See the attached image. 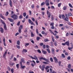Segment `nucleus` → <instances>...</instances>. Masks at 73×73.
Returning <instances> with one entry per match:
<instances>
[{"mask_svg": "<svg viewBox=\"0 0 73 73\" xmlns=\"http://www.w3.org/2000/svg\"><path fill=\"white\" fill-rule=\"evenodd\" d=\"M11 18L13 19L14 20H17L18 19V16L17 15H16L15 14H14L12 15L11 16Z\"/></svg>", "mask_w": 73, "mask_h": 73, "instance_id": "nucleus-1", "label": "nucleus"}, {"mask_svg": "<svg viewBox=\"0 0 73 73\" xmlns=\"http://www.w3.org/2000/svg\"><path fill=\"white\" fill-rule=\"evenodd\" d=\"M40 60L41 61V60H44V61H45L46 62H50V61H49V60L46 59L45 58H43V57H41L40 58Z\"/></svg>", "mask_w": 73, "mask_h": 73, "instance_id": "nucleus-2", "label": "nucleus"}, {"mask_svg": "<svg viewBox=\"0 0 73 73\" xmlns=\"http://www.w3.org/2000/svg\"><path fill=\"white\" fill-rule=\"evenodd\" d=\"M29 57H30V58H31L32 59H35V60H38V58H37V57L36 56V55L34 56V57H32V56L31 55H30Z\"/></svg>", "mask_w": 73, "mask_h": 73, "instance_id": "nucleus-3", "label": "nucleus"}, {"mask_svg": "<svg viewBox=\"0 0 73 73\" xmlns=\"http://www.w3.org/2000/svg\"><path fill=\"white\" fill-rule=\"evenodd\" d=\"M0 16L1 17V18L2 19H3L4 20H6V19L5 17H4V16H3V15L1 14H0Z\"/></svg>", "mask_w": 73, "mask_h": 73, "instance_id": "nucleus-4", "label": "nucleus"}, {"mask_svg": "<svg viewBox=\"0 0 73 73\" xmlns=\"http://www.w3.org/2000/svg\"><path fill=\"white\" fill-rule=\"evenodd\" d=\"M54 60L55 63H57L58 62V60H57V59L56 58V57H54Z\"/></svg>", "mask_w": 73, "mask_h": 73, "instance_id": "nucleus-5", "label": "nucleus"}, {"mask_svg": "<svg viewBox=\"0 0 73 73\" xmlns=\"http://www.w3.org/2000/svg\"><path fill=\"white\" fill-rule=\"evenodd\" d=\"M8 20L10 21V22H11V23H13V22L14 21H13V20L12 19L10 18H8Z\"/></svg>", "mask_w": 73, "mask_h": 73, "instance_id": "nucleus-6", "label": "nucleus"}, {"mask_svg": "<svg viewBox=\"0 0 73 73\" xmlns=\"http://www.w3.org/2000/svg\"><path fill=\"white\" fill-rule=\"evenodd\" d=\"M7 50H6V51L4 52L3 55V57L4 58H5L6 57V54H7Z\"/></svg>", "mask_w": 73, "mask_h": 73, "instance_id": "nucleus-7", "label": "nucleus"}, {"mask_svg": "<svg viewBox=\"0 0 73 73\" xmlns=\"http://www.w3.org/2000/svg\"><path fill=\"white\" fill-rule=\"evenodd\" d=\"M0 32L2 33H4V29H3V28H0Z\"/></svg>", "mask_w": 73, "mask_h": 73, "instance_id": "nucleus-8", "label": "nucleus"}, {"mask_svg": "<svg viewBox=\"0 0 73 73\" xmlns=\"http://www.w3.org/2000/svg\"><path fill=\"white\" fill-rule=\"evenodd\" d=\"M45 66L44 65H42V66L41 68L42 70V71H44V69H45Z\"/></svg>", "mask_w": 73, "mask_h": 73, "instance_id": "nucleus-9", "label": "nucleus"}, {"mask_svg": "<svg viewBox=\"0 0 73 73\" xmlns=\"http://www.w3.org/2000/svg\"><path fill=\"white\" fill-rule=\"evenodd\" d=\"M9 5L11 6V7H12V1L11 0H10L9 2Z\"/></svg>", "mask_w": 73, "mask_h": 73, "instance_id": "nucleus-10", "label": "nucleus"}, {"mask_svg": "<svg viewBox=\"0 0 73 73\" xmlns=\"http://www.w3.org/2000/svg\"><path fill=\"white\" fill-rule=\"evenodd\" d=\"M51 52H52V54H54V48H52L51 50Z\"/></svg>", "mask_w": 73, "mask_h": 73, "instance_id": "nucleus-11", "label": "nucleus"}, {"mask_svg": "<svg viewBox=\"0 0 73 73\" xmlns=\"http://www.w3.org/2000/svg\"><path fill=\"white\" fill-rule=\"evenodd\" d=\"M65 43L67 45H68V46H69V41H67Z\"/></svg>", "mask_w": 73, "mask_h": 73, "instance_id": "nucleus-12", "label": "nucleus"}, {"mask_svg": "<svg viewBox=\"0 0 73 73\" xmlns=\"http://www.w3.org/2000/svg\"><path fill=\"white\" fill-rule=\"evenodd\" d=\"M4 28L5 30L7 31V26H6V24L4 25Z\"/></svg>", "mask_w": 73, "mask_h": 73, "instance_id": "nucleus-13", "label": "nucleus"}, {"mask_svg": "<svg viewBox=\"0 0 73 73\" xmlns=\"http://www.w3.org/2000/svg\"><path fill=\"white\" fill-rule=\"evenodd\" d=\"M31 37H33L35 36V34L33 33V32H31Z\"/></svg>", "mask_w": 73, "mask_h": 73, "instance_id": "nucleus-14", "label": "nucleus"}, {"mask_svg": "<svg viewBox=\"0 0 73 73\" xmlns=\"http://www.w3.org/2000/svg\"><path fill=\"white\" fill-rule=\"evenodd\" d=\"M42 52H43V54H46V53H47L46 51H44L43 50H42Z\"/></svg>", "mask_w": 73, "mask_h": 73, "instance_id": "nucleus-15", "label": "nucleus"}, {"mask_svg": "<svg viewBox=\"0 0 73 73\" xmlns=\"http://www.w3.org/2000/svg\"><path fill=\"white\" fill-rule=\"evenodd\" d=\"M22 52H24L25 53H27V50L26 49H24L23 50Z\"/></svg>", "mask_w": 73, "mask_h": 73, "instance_id": "nucleus-16", "label": "nucleus"}, {"mask_svg": "<svg viewBox=\"0 0 73 73\" xmlns=\"http://www.w3.org/2000/svg\"><path fill=\"white\" fill-rule=\"evenodd\" d=\"M71 64H69L68 65V68L69 69H71Z\"/></svg>", "mask_w": 73, "mask_h": 73, "instance_id": "nucleus-17", "label": "nucleus"}, {"mask_svg": "<svg viewBox=\"0 0 73 73\" xmlns=\"http://www.w3.org/2000/svg\"><path fill=\"white\" fill-rule=\"evenodd\" d=\"M65 21H69V19L68 17H66L64 19Z\"/></svg>", "mask_w": 73, "mask_h": 73, "instance_id": "nucleus-18", "label": "nucleus"}, {"mask_svg": "<svg viewBox=\"0 0 73 73\" xmlns=\"http://www.w3.org/2000/svg\"><path fill=\"white\" fill-rule=\"evenodd\" d=\"M21 68H22V69H24V68H25L26 67L25 66H21Z\"/></svg>", "mask_w": 73, "mask_h": 73, "instance_id": "nucleus-19", "label": "nucleus"}, {"mask_svg": "<svg viewBox=\"0 0 73 73\" xmlns=\"http://www.w3.org/2000/svg\"><path fill=\"white\" fill-rule=\"evenodd\" d=\"M21 60L22 61V62H23V63H25V61H24V59L23 58H21Z\"/></svg>", "mask_w": 73, "mask_h": 73, "instance_id": "nucleus-20", "label": "nucleus"}, {"mask_svg": "<svg viewBox=\"0 0 73 73\" xmlns=\"http://www.w3.org/2000/svg\"><path fill=\"white\" fill-rule=\"evenodd\" d=\"M28 21L29 23L30 24H31L32 23V21L30 19H29L28 20Z\"/></svg>", "mask_w": 73, "mask_h": 73, "instance_id": "nucleus-21", "label": "nucleus"}, {"mask_svg": "<svg viewBox=\"0 0 73 73\" xmlns=\"http://www.w3.org/2000/svg\"><path fill=\"white\" fill-rule=\"evenodd\" d=\"M41 38L39 37H36V40L37 41H39V40H40V39Z\"/></svg>", "mask_w": 73, "mask_h": 73, "instance_id": "nucleus-22", "label": "nucleus"}, {"mask_svg": "<svg viewBox=\"0 0 73 73\" xmlns=\"http://www.w3.org/2000/svg\"><path fill=\"white\" fill-rule=\"evenodd\" d=\"M26 15H27V14L25 12H24L23 13V16L24 17H25V16H26Z\"/></svg>", "mask_w": 73, "mask_h": 73, "instance_id": "nucleus-23", "label": "nucleus"}, {"mask_svg": "<svg viewBox=\"0 0 73 73\" xmlns=\"http://www.w3.org/2000/svg\"><path fill=\"white\" fill-rule=\"evenodd\" d=\"M23 15H21L19 16V19H23Z\"/></svg>", "mask_w": 73, "mask_h": 73, "instance_id": "nucleus-24", "label": "nucleus"}, {"mask_svg": "<svg viewBox=\"0 0 73 73\" xmlns=\"http://www.w3.org/2000/svg\"><path fill=\"white\" fill-rule=\"evenodd\" d=\"M11 72L12 73H14V69H13V68H12L11 69Z\"/></svg>", "mask_w": 73, "mask_h": 73, "instance_id": "nucleus-25", "label": "nucleus"}, {"mask_svg": "<svg viewBox=\"0 0 73 73\" xmlns=\"http://www.w3.org/2000/svg\"><path fill=\"white\" fill-rule=\"evenodd\" d=\"M42 63L43 64H48L49 63H48V62H42Z\"/></svg>", "mask_w": 73, "mask_h": 73, "instance_id": "nucleus-26", "label": "nucleus"}, {"mask_svg": "<svg viewBox=\"0 0 73 73\" xmlns=\"http://www.w3.org/2000/svg\"><path fill=\"white\" fill-rule=\"evenodd\" d=\"M46 50L48 52V53H50V50L48 48L46 49Z\"/></svg>", "mask_w": 73, "mask_h": 73, "instance_id": "nucleus-27", "label": "nucleus"}, {"mask_svg": "<svg viewBox=\"0 0 73 73\" xmlns=\"http://www.w3.org/2000/svg\"><path fill=\"white\" fill-rule=\"evenodd\" d=\"M62 56L63 58H65V55H64V54H62Z\"/></svg>", "mask_w": 73, "mask_h": 73, "instance_id": "nucleus-28", "label": "nucleus"}, {"mask_svg": "<svg viewBox=\"0 0 73 73\" xmlns=\"http://www.w3.org/2000/svg\"><path fill=\"white\" fill-rule=\"evenodd\" d=\"M1 23L3 24H4V25L6 24H5V22H4V21L2 20L1 21Z\"/></svg>", "mask_w": 73, "mask_h": 73, "instance_id": "nucleus-29", "label": "nucleus"}, {"mask_svg": "<svg viewBox=\"0 0 73 73\" xmlns=\"http://www.w3.org/2000/svg\"><path fill=\"white\" fill-rule=\"evenodd\" d=\"M52 40L53 42H54V37L53 36H52Z\"/></svg>", "mask_w": 73, "mask_h": 73, "instance_id": "nucleus-30", "label": "nucleus"}, {"mask_svg": "<svg viewBox=\"0 0 73 73\" xmlns=\"http://www.w3.org/2000/svg\"><path fill=\"white\" fill-rule=\"evenodd\" d=\"M66 8H67L66 6H64L63 8V9L64 10H66Z\"/></svg>", "mask_w": 73, "mask_h": 73, "instance_id": "nucleus-31", "label": "nucleus"}, {"mask_svg": "<svg viewBox=\"0 0 73 73\" xmlns=\"http://www.w3.org/2000/svg\"><path fill=\"white\" fill-rule=\"evenodd\" d=\"M50 61H51V62H53V58H50Z\"/></svg>", "mask_w": 73, "mask_h": 73, "instance_id": "nucleus-32", "label": "nucleus"}, {"mask_svg": "<svg viewBox=\"0 0 73 73\" xmlns=\"http://www.w3.org/2000/svg\"><path fill=\"white\" fill-rule=\"evenodd\" d=\"M17 45H20V40H18L17 42Z\"/></svg>", "mask_w": 73, "mask_h": 73, "instance_id": "nucleus-33", "label": "nucleus"}, {"mask_svg": "<svg viewBox=\"0 0 73 73\" xmlns=\"http://www.w3.org/2000/svg\"><path fill=\"white\" fill-rule=\"evenodd\" d=\"M61 3L58 4V7H61Z\"/></svg>", "mask_w": 73, "mask_h": 73, "instance_id": "nucleus-34", "label": "nucleus"}, {"mask_svg": "<svg viewBox=\"0 0 73 73\" xmlns=\"http://www.w3.org/2000/svg\"><path fill=\"white\" fill-rule=\"evenodd\" d=\"M16 67L17 68L19 69V64H17L16 65Z\"/></svg>", "mask_w": 73, "mask_h": 73, "instance_id": "nucleus-35", "label": "nucleus"}, {"mask_svg": "<svg viewBox=\"0 0 73 73\" xmlns=\"http://www.w3.org/2000/svg\"><path fill=\"white\" fill-rule=\"evenodd\" d=\"M31 8L32 9H33V8H35V5H33L31 6Z\"/></svg>", "mask_w": 73, "mask_h": 73, "instance_id": "nucleus-36", "label": "nucleus"}, {"mask_svg": "<svg viewBox=\"0 0 73 73\" xmlns=\"http://www.w3.org/2000/svg\"><path fill=\"white\" fill-rule=\"evenodd\" d=\"M69 7H70V8H73V6H72V4H70V3L69 4Z\"/></svg>", "mask_w": 73, "mask_h": 73, "instance_id": "nucleus-37", "label": "nucleus"}, {"mask_svg": "<svg viewBox=\"0 0 73 73\" xmlns=\"http://www.w3.org/2000/svg\"><path fill=\"white\" fill-rule=\"evenodd\" d=\"M50 25H51V26H54V23H51L50 24Z\"/></svg>", "mask_w": 73, "mask_h": 73, "instance_id": "nucleus-38", "label": "nucleus"}, {"mask_svg": "<svg viewBox=\"0 0 73 73\" xmlns=\"http://www.w3.org/2000/svg\"><path fill=\"white\" fill-rule=\"evenodd\" d=\"M37 52L38 53H41V50L39 49H38L37 50Z\"/></svg>", "mask_w": 73, "mask_h": 73, "instance_id": "nucleus-39", "label": "nucleus"}, {"mask_svg": "<svg viewBox=\"0 0 73 73\" xmlns=\"http://www.w3.org/2000/svg\"><path fill=\"white\" fill-rule=\"evenodd\" d=\"M50 16H51V14H50V13H49V14H48V17L49 18H50Z\"/></svg>", "mask_w": 73, "mask_h": 73, "instance_id": "nucleus-40", "label": "nucleus"}, {"mask_svg": "<svg viewBox=\"0 0 73 73\" xmlns=\"http://www.w3.org/2000/svg\"><path fill=\"white\" fill-rule=\"evenodd\" d=\"M13 56H14V55L13 54H12L11 58H10V60H12V58L13 57Z\"/></svg>", "mask_w": 73, "mask_h": 73, "instance_id": "nucleus-41", "label": "nucleus"}, {"mask_svg": "<svg viewBox=\"0 0 73 73\" xmlns=\"http://www.w3.org/2000/svg\"><path fill=\"white\" fill-rule=\"evenodd\" d=\"M54 45L55 46H57V42H54Z\"/></svg>", "mask_w": 73, "mask_h": 73, "instance_id": "nucleus-42", "label": "nucleus"}, {"mask_svg": "<svg viewBox=\"0 0 73 73\" xmlns=\"http://www.w3.org/2000/svg\"><path fill=\"white\" fill-rule=\"evenodd\" d=\"M49 0H46L45 2V3H49Z\"/></svg>", "mask_w": 73, "mask_h": 73, "instance_id": "nucleus-43", "label": "nucleus"}, {"mask_svg": "<svg viewBox=\"0 0 73 73\" xmlns=\"http://www.w3.org/2000/svg\"><path fill=\"white\" fill-rule=\"evenodd\" d=\"M29 45V43H25V46H28Z\"/></svg>", "mask_w": 73, "mask_h": 73, "instance_id": "nucleus-44", "label": "nucleus"}, {"mask_svg": "<svg viewBox=\"0 0 73 73\" xmlns=\"http://www.w3.org/2000/svg\"><path fill=\"white\" fill-rule=\"evenodd\" d=\"M51 28L52 29H54V26H52L51 27Z\"/></svg>", "mask_w": 73, "mask_h": 73, "instance_id": "nucleus-45", "label": "nucleus"}, {"mask_svg": "<svg viewBox=\"0 0 73 73\" xmlns=\"http://www.w3.org/2000/svg\"><path fill=\"white\" fill-rule=\"evenodd\" d=\"M44 41L45 42H47V41H48V39L47 38H46L44 40Z\"/></svg>", "mask_w": 73, "mask_h": 73, "instance_id": "nucleus-46", "label": "nucleus"}, {"mask_svg": "<svg viewBox=\"0 0 73 73\" xmlns=\"http://www.w3.org/2000/svg\"><path fill=\"white\" fill-rule=\"evenodd\" d=\"M49 68V66H47L45 67L46 70H48V69H49L48 68Z\"/></svg>", "mask_w": 73, "mask_h": 73, "instance_id": "nucleus-47", "label": "nucleus"}, {"mask_svg": "<svg viewBox=\"0 0 73 73\" xmlns=\"http://www.w3.org/2000/svg\"><path fill=\"white\" fill-rule=\"evenodd\" d=\"M31 19H32V20L33 21H34V22H35V18H33V17H32Z\"/></svg>", "mask_w": 73, "mask_h": 73, "instance_id": "nucleus-48", "label": "nucleus"}, {"mask_svg": "<svg viewBox=\"0 0 73 73\" xmlns=\"http://www.w3.org/2000/svg\"><path fill=\"white\" fill-rule=\"evenodd\" d=\"M44 4H45V2H42L41 4V5H44Z\"/></svg>", "mask_w": 73, "mask_h": 73, "instance_id": "nucleus-49", "label": "nucleus"}, {"mask_svg": "<svg viewBox=\"0 0 73 73\" xmlns=\"http://www.w3.org/2000/svg\"><path fill=\"white\" fill-rule=\"evenodd\" d=\"M45 4H46V6H49V2L48 3H46Z\"/></svg>", "mask_w": 73, "mask_h": 73, "instance_id": "nucleus-50", "label": "nucleus"}, {"mask_svg": "<svg viewBox=\"0 0 73 73\" xmlns=\"http://www.w3.org/2000/svg\"><path fill=\"white\" fill-rule=\"evenodd\" d=\"M9 14V13H8V12L7 11L6 12V14H5V15L6 16H8V15Z\"/></svg>", "mask_w": 73, "mask_h": 73, "instance_id": "nucleus-51", "label": "nucleus"}, {"mask_svg": "<svg viewBox=\"0 0 73 73\" xmlns=\"http://www.w3.org/2000/svg\"><path fill=\"white\" fill-rule=\"evenodd\" d=\"M19 29H23V26L22 25H21Z\"/></svg>", "mask_w": 73, "mask_h": 73, "instance_id": "nucleus-52", "label": "nucleus"}, {"mask_svg": "<svg viewBox=\"0 0 73 73\" xmlns=\"http://www.w3.org/2000/svg\"><path fill=\"white\" fill-rule=\"evenodd\" d=\"M67 60H70V56H69L67 57Z\"/></svg>", "mask_w": 73, "mask_h": 73, "instance_id": "nucleus-53", "label": "nucleus"}, {"mask_svg": "<svg viewBox=\"0 0 73 73\" xmlns=\"http://www.w3.org/2000/svg\"><path fill=\"white\" fill-rule=\"evenodd\" d=\"M29 12L30 13V15H32V12L31 11V10H29Z\"/></svg>", "mask_w": 73, "mask_h": 73, "instance_id": "nucleus-54", "label": "nucleus"}, {"mask_svg": "<svg viewBox=\"0 0 73 73\" xmlns=\"http://www.w3.org/2000/svg\"><path fill=\"white\" fill-rule=\"evenodd\" d=\"M50 73H52V68L50 69Z\"/></svg>", "mask_w": 73, "mask_h": 73, "instance_id": "nucleus-55", "label": "nucleus"}, {"mask_svg": "<svg viewBox=\"0 0 73 73\" xmlns=\"http://www.w3.org/2000/svg\"><path fill=\"white\" fill-rule=\"evenodd\" d=\"M19 32L20 33H21V29H19Z\"/></svg>", "mask_w": 73, "mask_h": 73, "instance_id": "nucleus-56", "label": "nucleus"}, {"mask_svg": "<svg viewBox=\"0 0 73 73\" xmlns=\"http://www.w3.org/2000/svg\"><path fill=\"white\" fill-rule=\"evenodd\" d=\"M66 36H69V33H67L66 34Z\"/></svg>", "mask_w": 73, "mask_h": 73, "instance_id": "nucleus-57", "label": "nucleus"}, {"mask_svg": "<svg viewBox=\"0 0 73 73\" xmlns=\"http://www.w3.org/2000/svg\"><path fill=\"white\" fill-rule=\"evenodd\" d=\"M42 47L44 49H45V48L46 47V46L45 45H43Z\"/></svg>", "mask_w": 73, "mask_h": 73, "instance_id": "nucleus-58", "label": "nucleus"}, {"mask_svg": "<svg viewBox=\"0 0 73 73\" xmlns=\"http://www.w3.org/2000/svg\"><path fill=\"white\" fill-rule=\"evenodd\" d=\"M64 25L63 24H60L59 25V27H62Z\"/></svg>", "mask_w": 73, "mask_h": 73, "instance_id": "nucleus-59", "label": "nucleus"}, {"mask_svg": "<svg viewBox=\"0 0 73 73\" xmlns=\"http://www.w3.org/2000/svg\"><path fill=\"white\" fill-rule=\"evenodd\" d=\"M36 32L37 34L38 33V29H36Z\"/></svg>", "mask_w": 73, "mask_h": 73, "instance_id": "nucleus-60", "label": "nucleus"}, {"mask_svg": "<svg viewBox=\"0 0 73 73\" xmlns=\"http://www.w3.org/2000/svg\"><path fill=\"white\" fill-rule=\"evenodd\" d=\"M17 48L18 49H20V47L19 46L17 45Z\"/></svg>", "mask_w": 73, "mask_h": 73, "instance_id": "nucleus-61", "label": "nucleus"}, {"mask_svg": "<svg viewBox=\"0 0 73 73\" xmlns=\"http://www.w3.org/2000/svg\"><path fill=\"white\" fill-rule=\"evenodd\" d=\"M40 45L41 46H42V45H43V43H40Z\"/></svg>", "mask_w": 73, "mask_h": 73, "instance_id": "nucleus-62", "label": "nucleus"}, {"mask_svg": "<svg viewBox=\"0 0 73 73\" xmlns=\"http://www.w3.org/2000/svg\"><path fill=\"white\" fill-rule=\"evenodd\" d=\"M65 55H66V56H68V55H69L68 54V52H67L65 53Z\"/></svg>", "mask_w": 73, "mask_h": 73, "instance_id": "nucleus-63", "label": "nucleus"}, {"mask_svg": "<svg viewBox=\"0 0 73 73\" xmlns=\"http://www.w3.org/2000/svg\"><path fill=\"white\" fill-rule=\"evenodd\" d=\"M73 48L72 47H68V49L69 50H71Z\"/></svg>", "mask_w": 73, "mask_h": 73, "instance_id": "nucleus-64", "label": "nucleus"}]
</instances>
